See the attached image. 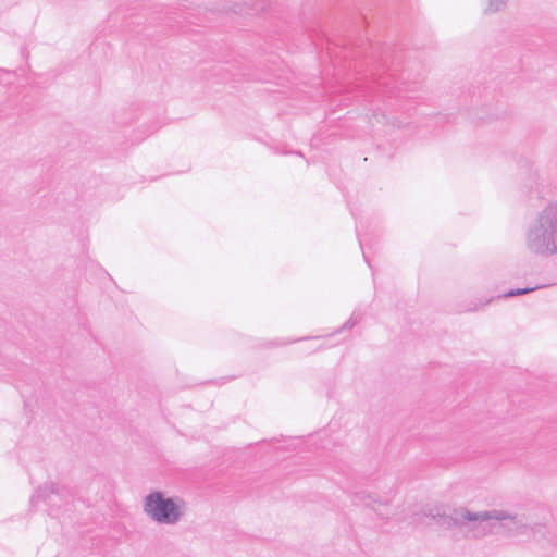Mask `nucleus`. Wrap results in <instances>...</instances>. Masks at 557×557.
Instances as JSON below:
<instances>
[{"label": "nucleus", "instance_id": "obj_1", "mask_svg": "<svg viewBox=\"0 0 557 557\" xmlns=\"http://www.w3.org/2000/svg\"><path fill=\"white\" fill-rule=\"evenodd\" d=\"M523 244L536 258L557 256V200L548 201L531 216L524 228Z\"/></svg>", "mask_w": 557, "mask_h": 557}, {"label": "nucleus", "instance_id": "obj_2", "mask_svg": "<svg viewBox=\"0 0 557 557\" xmlns=\"http://www.w3.org/2000/svg\"><path fill=\"white\" fill-rule=\"evenodd\" d=\"M497 517L494 509L473 512L466 507H459L450 515H438V522L447 528H456L466 539L478 540L494 533L491 521Z\"/></svg>", "mask_w": 557, "mask_h": 557}, {"label": "nucleus", "instance_id": "obj_3", "mask_svg": "<svg viewBox=\"0 0 557 557\" xmlns=\"http://www.w3.org/2000/svg\"><path fill=\"white\" fill-rule=\"evenodd\" d=\"M144 511L154 522L175 524L180 521L183 510L177 500L165 497L162 492L149 493L144 498Z\"/></svg>", "mask_w": 557, "mask_h": 557}, {"label": "nucleus", "instance_id": "obj_4", "mask_svg": "<svg viewBox=\"0 0 557 557\" xmlns=\"http://www.w3.org/2000/svg\"><path fill=\"white\" fill-rule=\"evenodd\" d=\"M494 515L499 516L493 518L494 533L506 536H517L525 534L531 528V523L525 515L513 513L508 510L494 509Z\"/></svg>", "mask_w": 557, "mask_h": 557}, {"label": "nucleus", "instance_id": "obj_5", "mask_svg": "<svg viewBox=\"0 0 557 557\" xmlns=\"http://www.w3.org/2000/svg\"><path fill=\"white\" fill-rule=\"evenodd\" d=\"M58 486L55 483H48L39 487L35 495L30 498L32 505L37 506L40 502L52 503L58 496Z\"/></svg>", "mask_w": 557, "mask_h": 557}, {"label": "nucleus", "instance_id": "obj_6", "mask_svg": "<svg viewBox=\"0 0 557 557\" xmlns=\"http://www.w3.org/2000/svg\"><path fill=\"white\" fill-rule=\"evenodd\" d=\"M507 1L508 0H485L484 13L493 14L502 11L506 7Z\"/></svg>", "mask_w": 557, "mask_h": 557}, {"label": "nucleus", "instance_id": "obj_7", "mask_svg": "<svg viewBox=\"0 0 557 557\" xmlns=\"http://www.w3.org/2000/svg\"><path fill=\"white\" fill-rule=\"evenodd\" d=\"M539 288H540V286L524 287V288H515V289H510L507 293H505L503 295V297L504 298H509V297L525 295V294L531 293L533 290H536Z\"/></svg>", "mask_w": 557, "mask_h": 557}, {"label": "nucleus", "instance_id": "obj_8", "mask_svg": "<svg viewBox=\"0 0 557 557\" xmlns=\"http://www.w3.org/2000/svg\"><path fill=\"white\" fill-rule=\"evenodd\" d=\"M359 319H360V317L356 312H354L352 315L350 317V319L345 322V324L343 325V329H350V327H352L354 325L357 324Z\"/></svg>", "mask_w": 557, "mask_h": 557}, {"label": "nucleus", "instance_id": "obj_9", "mask_svg": "<svg viewBox=\"0 0 557 557\" xmlns=\"http://www.w3.org/2000/svg\"><path fill=\"white\" fill-rule=\"evenodd\" d=\"M360 502H362L366 506H369L371 504L370 500H366L363 497L360 498Z\"/></svg>", "mask_w": 557, "mask_h": 557}]
</instances>
